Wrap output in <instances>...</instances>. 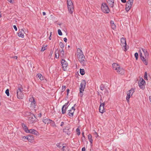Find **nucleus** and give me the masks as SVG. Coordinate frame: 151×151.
<instances>
[{
    "instance_id": "54",
    "label": "nucleus",
    "mask_w": 151,
    "mask_h": 151,
    "mask_svg": "<svg viewBox=\"0 0 151 151\" xmlns=\"http://www.w3.org/2000/svg\"><path fill=\"white\" fill-rule=\"evenodd\" d=\"M64 40L66 42H67V38H64Z\"/></svg>"
},
{
    "instance_id": "11",
    "label": "nucleus",
    "mask_w": 151,
    "mask_h": 151,
    "mask_svg": "<svg viewBox=\"0 0 151 151\" xmlns=\"http://www.w3.org/2000/svg\"><path fill=\"white\" fill-rule=\"evenodd\" d=\"M29 101L31 103L30 106L33 108H35L36 105V102L34 98L32 97L29 99Z\"/></svg>"
},
{
    "instance_id": "4",
    "label": "nucleus",
    "mask_w": 151,
    "mask_h": 151,
    "mask_svg": "<svg viewBox=\"0 0 151 151\" xmlns=\"http://www.w3.org/2000/svg\"><path fill=\"white\" fill-rule=\"evenodd\" d=\"M101 8L102 11L105 13L108 14L110 11L108 6L105 3H102Z\"/></svg>"
},
{
    "instance_id": "51",
    "label": "nucleus",
    "mask_w": 151,
    "mask_h": 151,
    "mask_svg": "<svg viewBox=\"0 0 151 151\" xmlns=\"http://www.w3.org/2000/svg\"><path fill=\"white\" fill-rule=\"evenodd\" d=\"M86 149L85 147H83L82 149V151H85Z\"/></svg>"
},
{
    "instance_id": "50",
    "label": "nucleus",
    "mask_w": 151,
    "mask_h": 151,
    "mask_svg": "<svg viewBox=\"0 0 151 151\" xmlns=\"http://www.w3.org/2000/svg\"><path fill=\"white\" fill-rule=\"evenodd\" d=\"M121 1L123 3H124L126 2V0H121Z\"/></svg>"
},
{
    "instance_id": "60",
    "label": "nucleus",
    "mask_w": 151,
    "mask_h": 151,
    "mask_svg": "<svg viewBox=\"0 0 151 151\" xmlns=\"http://www.w3.org/2000/svg\"><path fill=\"white\" fill-rule=\"evenodd\" d=\"M82 134H83V137H84L85 138V136L84 135V133H83Z\"/></svg>"
},
{
    "instance_id": "1",
    "label": "nucleus",
    "mask_w": 151,
    "mask_h": 151,
    "mask_svg": "<svg viewBox=\"0 0 151 151\" xmlns=\"http://www.w3.org/2000/svg\"><path fill=\"white\" fill-rule=\"evenodd\" d=\"M140 56L141 59L143 61L145 64L147 65V60L148 59L149 54L147 52V50L144 48H142L140 50Z\"/></svg>"
},
{
    "instance_id": "56",
    "label": "nucleus",
    "mask_w": 151,
    "mask_h": 151,
    "mask_svg": "<svg viewBox=\"0 0 151 151\" xmlns=\"http://www.w3.org/2000/svg\"><path fill=\"white\" fill-rule=\"evenodd\" d=\"M149 99L150 101L151 102V96H149Z\"/></svg>"
},
{
    "instance_id": "47",
    "label": "nucleus",
    "mask_w": 151,
    "mask_h": 151,
    "mask_svg": "<svg viewBox=\"0 0 151 151\" xmlns=\"http://www.w3.org/2000/svg\"><path fill=\"white\" fill-rule=\"evenodd\" d=\"M13 27H14V29H15V31H17V27H16V26L14 25Z\"/></svg>"
},
{
    "instance_id": "6",
    "label": "nucleus",
    "mask_w": 151,
    "mask_h": 151,
    "mask_svg": "<svg viewBox=\"0 0 151 151\" xmlns=\"http://www.w3.org/2000/svg\"><path fill=\"white\" fill-rule=\"evenodd\" d=\"M23 89L22 87H20L17 90V96L19 99H22L24 97V94L22 92Z\"/></svg>"
},
{
    "instance_id": "23",
    "label": "nucleus",
    "mask_w": 151,
    "mask_h": 151,
    "mask_svg": "<svg viewBox=\"0 0 151 151\" xmlns=\"http://www.w3.org/2000/svg\"><path fill=\"white\" fill-rule=\"evenodd\" d=\"M60 56L63 58L64 57V52L63 49L61 50L59 53Z\"/></svg>"
},
{
    "instance_id": "49",
    "label": "nucleus",
    "mask_w": 151,
    "mask_h": 151,
    "mask_svg": "<svg viewBox=\"0 0 151 151\" xmlns=\"http://www.w3.org/2000/svg\"><path fill=\"white\" fill-rule=\"evenodd\" d=\"M12 58L15 59H17V56H14L12 57Z\"/></svg>"
},
{
    "instance_id": "57",
    "label": "nucleus",
    "mask_w": 151,
    "mask_h": 151,
    "mask_svg": "<svg viewBox=\"0 0 151 151\" xmlns=\"http://www.w3.org/2000/svg\"><path fill=\"white\" fill-rule=\"evenodd\" d=\"M42 116V114L41 113H40L39 115V116L40 117H41Z\"/></svg>"
},
{
    "instance_id": "15",
    "label": "nucleus",
    "mask_w": 151,
    "mask_h": 151,
    "mask_svg": "<svg viewBox=\"0 0 151 151\" xmlns=\"http://www.w3.org/2000/svg\"><path fill=\"white\" fill-rule=\"evenodd\" d=\"M100 103L101 104L99 108V111L100 113H103L105 111L104 109L105 103H101V102H100Z\"/></svg>"
},
{
    "instance_id": "48",
    "label": "nucleus",
    "mask_w": 151,
    "mask_h": 151,
    "mask_svg": "<svg viewBox=\"0 0 151 151\" xmlns=\"http://www.w3.org/2000/svg\"><path fill=\"white\" fill-rule=\"evenodd\" d=\"M13 0H8V1L9 2H10V3H13Z\"/></svg>"
},
{
    "instance_id": "18",
    "label": "nucleus",
    "mask_w": 151,
    "mask_h": 151,
    "mask_svg": "<svg viewBox=\"0 0 151 151\" xmlns=\"http://www.w3.org/2000/svg\"><path fill=\"white\" fill-rule=\"evenodd\" d=\"M28 133L34 134L36 135H39V133L37 131L33 129H30L29 130V132H28Z\"/></svg>"
},
{
    "instance_id": "29",
    "label": "nucleus",
    "mask_w": 151,
    "mask_h": 151,
    "mask_svg": "<svg viewBox=\"0 0 151 151\" xmlns=\"http://www.w3.org/2000/svg\"><path fill=\"white\" fill-rule=\"evenodd\" d=\"M62 150L63 151H69L68 147H66V146H63Z\"/></svg>"
},
{
    "instance_id": "59",
    "label": "nucleus",
    "mask_w": 151,
    "mask_h": 151,
    "mask_svg": "<svg viewBox=\"0 0 151 151\" xmlns=\"http://www.w3.org/2000/svg\"><path fill=\"white\" fill-rule=\"evenodd\" d=\"M67 134L68 135H69L70 134V132H68L67 133Z\"/></svg>"
},
{
    "instance_id": "17",
    "label": "nucleus",
    "mask_w": 151,
    "mask_h": 151,
    "mask_svg": "<svg viewBox=\"0 0 151 151\" xmlns=\"http://www.w3.org/2000/svg\"><path fill=\"white\" fill-rule=\"evenodd\" d=\"M86 82L84 80H83L80 84V90L84 91L85 86Z\"/></svg>"
},
{
    "instance_id": "10",
    "label": "nucleus",
    "mask_w": 151,
    "mask_h": 151,
    "mask_svg": "<svg viewBox=\"0 0 151 151\" xmlns=\"http://www.w3.org/2000/svg\"><path fill=\"white\" fill-rule=\"evenodd\" d=\"M61 63L63 70L64 71L66 70L68 66V63L64 59H62L61 61Z\"/></svg>"
},
{
    "instance_id": "34",
    "label": "nucleus",
    "mask_w": 151,
    "mask_h": 151,
    "mask_svg": "<svg viewBox=\"0 0 151 151\" xmlns=\"http://www.w3.org/2000/svg\"><path fill=\"white\" fill-rule=\"evenodd\" d=\"M83 91L80 90V92H79V95L81 97H82L83 96Z\"/></svg>"
},
{
    "instance_id": "37",
    "label": "nucleus",
    "mask_w": 151,
    "mask_h": 151,
    "mask_svg": "<svg viewBox=\"0 0 151 151\" xmlns=\"http://www.w3.org/2000/svg\"><path fill=\"white\" fill-rule=\"evenodd\" d=\"M144 79L146 80H147V74L146 72H145V74Z\"/></svg>"
},
{
    "instance_id": "3",
    "label": "nucleus",
    "mask_w": 151,
    "mask_h": 151,
    "mask_svg": "<svg viewBox=\"0 0 151 151\" xmlns=\"http://www.w3.org/2000/svg\"><path fill=\"white\" fill-rule=\"evenodd\" d=\"M68 9L69 13L72 14L73 10V3L71 0H67Z\"/></svg>"
},
{
    "instance_id": "26",
    "label": "nucleus",
    "mask_w": 151,
    "mask_h": 151,
    "mask_svg": "<svg viewBox=\"0 0 151 151\" xmlns=\"http://www.w3.org/2000/svg\"><path fill=\"white\" fill-rule=\"evenodd\" d=\"M23 129L24 130V131L27 133H28V132H29V130L28 129V128L25 125H24L23 126Z\"/></svg>"
},
{
    "instance_id": "9",
    "label": "nucleus",
    "mask_w": 151,
    "mask_h": 151,
    "mask_svg": "<svg viewBox=\"0 0 151 151\" xmlns=\"http://www.w3.org/2000/svg\"><path fill=\"white\" fill-rule=\"evenodd\" d=\"M133 0H129L126 4V10L128 12L132 7L133 4Z\"/></svg>"
},
{
    "instance_id": "31",
    "label": "nucleus",
    "mask_w": 151,
    "mask_h": 151,
    "mask_svg": "<svg viewBox=\"0 0 151 151\" xmlns=\"http://www.w3.org/2000/svg\"><path fill=\"white\" fill-rule=\"evenodd\" d=\"M80 73L82 75H83L85 74V71L83 69H80Z\"/></svg>"
},
{
    "instance_id": "43",
    "label": "nucleus",
    "mask_w": 151,
    "mask_h": 151,
    "mask_svg": "<svg viewBox=\"0 0 151 151\" xmlns=\"http://www.w3.org/2000/svg\"><path fill=\"white\" fill-rule=\"evenodd\" d=\"M64 144L62 145L60 143H58L57 144V146L58 147L60 148L61 147V145H63Z\"/></svg>"
},
{
    "instance_id": "12",
    "label": "nucleus",
    "mask_w": 151,
    "mask_h": 151,
    "mask_svg": "<svg viewBox=\"0 0 151 151\" xmlns=\"http://www.w3.org/2000/svg\"><path fill=\"white\" fill-rule=\"evenodd\" d=\"M29 122L30 124H32L36 122V117L34 114H32L29 117Z\"/></svg>"
},
{
    "instance_id": "22",
    "label": "nucleus",
    "mask_w": 151,
    "mask_h": 151,
    "mask_svg": "<svg viewBox=\"0 0 151 151\" xmlns=\"http://www.w3.org/2000/svg\"><path fill=\"white\" fill-rule=\"evenodd\" d=\"M110 24L111 25V28L112 29H114L116 28V26L114 24L113 21L111 20L110 22Z\"/></svg>"
},
{
    "instance_id": "36",
    "label": "nucleus",
    "mask_w": 151,
    "mask_h": 151,
    "mask_svg": "<svg viewBox=\"0 0 151 151\" xmlns=\"http://www.w3.org/2000/svg\"><path fill=\"white\" fill-rule=\"evenodd\" d=\"M5 93L8 96H9V90L8 89H7L5 91Z\"/></svg>"
},
{
    "instance_id": "41",
    "label": "nucleus",
    "mask_w": 151,
    "mask_h": 151,
    "mask_svg": "<svg viewBox=\"0 0 151 151\" xmlns=\"http://www.w3.org/2000/svg\"><path fill=\"white\" fill-rule=\"evenodd\" d=\"M104 94L106 96L108 95L109 94V92L106 89L104 91Z\"/></svg>"
},
{
    "instance_id": "30",
    "label": "nucleus",
    "mask_w": 151,
    "mask_h": 151,
    "mask_svg": "<svg viewBox=\"0 0 151 151\" xmlns=\"http://www.w3.org/2000/svg\"><path fill=\"white\" fill-rule=\"evenodd\" d=\"M59 46L60 47L62 48V50L63 49V48L64 47V45L62 42H60Z\"/></svg>"
},
{
    "instance_id": "58",
    "label": "nucleus",
    "mask_w": 151,
    "mask_h": 151,
    "mask_svg": "<svg viewBox=\"0 0 151 151\" xmlns=\"http://www.w3.org/2000/svg\"><path fill=\"white\" fill-rule=\"evenodd\" d=\"M52 32H50V37H49L48 38H50V37H51V34H52Z\"/></svg>"
},
{
    "instance_id": "32",
    "label": "nucleus",
    "mask_w": 151,
    "mask_h": 151,
    "mask_svg": "<svg viewBox=\"0 0 151 151\" xmlns=\"http://www.w3.org/2000/svg\"><path fill=\"white\" fill-rule=\"evenodd\" d=\"M76 132H77V134L78 135H79L80 134V129L78 128L76 129Z\"/></svg>"
},
{
    "instance_id": "2",
    "label": "nucleus",
    "mask_w": 151,
    "mask_h": 151,
    "mask_svg": "<svg viewBox=\"0 0 151 151\" xmlns=\"http://www.w3.org/2000/svg\"><path fill=\"white\" fill-rule=\"evenodd\" d=\"M113 69L116 70L119 73L123 74L124 73V70L123 69L120 67V65L116 63H114L112 65Z\"/></svg>"
},
{
    "instance_id": "38",
    "label": "nucleus",
    "mask_w": 151,
    "mask_h": 151,
    "mask_svg": "<svg viewBox=\"0 0 151 151\" xmlns=\"http://www.w3.org/2000/svg\"><path fill=\"white\" fill-rule=\"evenodd\" d=\"M66 88V86H62V91L63 92L65 90Z\"/></svg>"
},
{
    "instance_id": "40",
    "label": "nucleus",
    "mask_w": 151,
    "mask_h": 151,
    "mask_svg": "<svg viewBox=\"0 0 151 151\" xmlns=\"http://www.w3.org/2000/svg\"><path fill=\"white\" fill-rule=\"evenodd\" d=\"M134 56L135 57L136 60H137L138 59V54L137 52H136L134 54Z\"/></svg>"
},
{
    "instance_id": "35",
    "label": "nucleus",
    "mask_w": 151,
    "mask_h": 151,
    "mask_svg": "<svg viewBox=\"0 0 151 151\" xmlns=\"http://www.w3.org/2000/svg\"><path fill=\"white\" fill-rule=\"evenodd\" d=\"M58 35L60 36H61L62 35V33L61 32V31L60 29H59L58 30Z\"/></svg>"
},
{
    "instance_id": "14",
    "label": "nucleus",
    "mask_w": 151,
    "mask_h": 151,
    "mask_svg": "<svg viewBox=\"0 0 151 151\" xmlns=\"http://www.w3.org/2000/svg\"><path fill=\"white\" fill-rule=\"evenodd\" d=\"M25 31L23 29H22L18 33V36L22 38L24 37V34H26V32H28L26 29H25Z\"/></svg>"
},
{
    "instance_id": "13",
    "label": "nucleus",
    "mask_w": 151,
    "mask_h": 151,
    "mask_svg": "<svg viewBox=\"0 0 151 151\" xmlns=\"http://www.w3.org/2000/svg\"><path fill=\"white\" fill-rule=\"evenodd\" d=\"M145 81L142 78L140 79L139 82V87L142 89H143L145 88Z\"/></svg>"
},
{
    "instance_id": "21",
    "label": "nucleus",
    "mask_w": 151,
    "mask_h": 151,
    "mask_svg": "<svg viewBox=\"0 0 151 151\" xmlns=\"http://www.w3.org/2000/svg\"><path fill=\"white\" fill-rule=\"evenodd\" d=\"M77 57L79 56L80 55H83V52L80 49H78L77 50Z\"/></svg>"
},
{
    "instance_id": "8",
    "label": "nucleus",
    "mask_w": 151,
    "mask_h": 151,
    "mask_svg": "<svg viewBox=\"0 0 151 151\" xmlns=\"http://www.w3.org/2000/svg\"><path fill=\"white\" fill-rule=\"evenodd\" d=\"M79 61L83 65H85L86 64V59L84 55L77 57Z\"/></svg>"
},
{
    "instance_id": "7",
    "label": "nucleus",
    "mask_w": 151,
    "mask_h": 151,
    "mask_svg": "<svg viewBox=\"0 0 151 151\" xmlns=\"http://www.w3.org/2000/svg\"><path fill=\"white\" fill-rule=\"evenodd\" d=\"M134 92V89L133 88H131L130 90L127 91V96L126 97V99L128 102H129L130 98L132 96Z\"/></svg>"
},
{
    "instance_id": "61",
    "label": "nucleus",
    "mask_w": 151,
    "mask_h": 151,
    "mask_svg": "<svg viewBox=\"0 0 151 151\" xmlns=\"http://www.w3.org/2000/svg\"><path fill=\"white\" fill-rule=\"evenodd\" d=\"M1 17V12H0V17Z\"/></svg>"
},
{
    "instance_id": "52",
    "label": "nucleus",
    "mask_w": 151,
    "mask_h": 151,
    "mask_svg": "<svg viewBox=\"0 0 151 151\" xmlns=\"http://www.w3.org/2000/svg\"><path fill=\"white\" fill-rule=\"evenodd\" d=\"M67 95H68L70 91V90L69 89H67Z\"/></svg>"
},
{
    "instance_id": "5",
    "label": "nucleus",
    "mask_w": 151,
    "mask_h": 151,
    "mask_svg": "<svg viewBox=\"0 0 151 151\" xmlns=\"http://www.w3.org/2000/svg\"><path fill=\"white\" fill-rule=\"evenodd\" d=\"M120 45L122 47L124 51H127L128 48V46L127 45L126 38H121Z\"/></svg>"
},
{
    "instance_id": "39",
    "label": "nucleus",
    "mask_w": 151,
    "mask_h": 151,
    "mask_svg": "<svg viewBox=\"0 0 151 151\" xmlns=\"http://www.w3.org/2000/svg\"><path fill=\"white\" fill-rule=\"evenodd\" d=\"M94 131V133H94V134L95 135V137L96 138V137H98V136H99V135H98V133H97L96 132V131H95L94 130V131Z\"/></svg>"
},
{
    "instance_id": "27",
    "label": "nucleus",
    "mask_w": 151,
    "mask_h": 151,
    "mask_svg": "<svg viewBox=\"0 0 151 151\" xmlns=\"http://www.w3.org/2000/svg\"><path fill=\"white\" fill-rule=\"evenodd\" d=\"M67 109V108H65L64 107V106H63L62 108V114H65L66 112V110Z\"/></svg>"
},
{
    "instance_id": "25",
    "label": "nucleus",
    "mask_w": 151,
    "mask_h": 151,
    "mask_svg": "<svg viewBox=\"0 0 151 151\" xmlns=\"http://www.w3.org/2000/svg\"><path fill=\"white\" fill-rule=\"evenodd\" d=\"M88 137L90 143L91 144H92L93 143L92 136L90 134H89L88 136Z\"/></svg>"
},
{
    "instance_id": "28",
    "label": "nucleus",
    "mask_w": 151,
    "mask_h": 151,
    "mask_svg": "<svg viewBox=\"0 0 151 151\" xmlns=\"http://www.w3.org/2000/svg\"><path fill=\"white\" fill-rule=\"evenodd\" d=\"M31 137L30 136H23L22 138L23 139H27L29 141L30 139V138H31Z\"/></svg>"
},
{
    "instance_id": "24",
    "label": "nucleus",
    "mask_w": 151,
    "mask_h": 151,
    "mask_svg": "<svg viewBox=\"0 0 151 151\" xmlns=\"http://www.w3.org/2000/svg\"><path fill=\"white\" fill-rule=\"evenodd\" d=\"M55 54V58H58L60 56V55L59 54V50L58 49L56 50Z\"/></svg>"
},
{
    "instance_id": "20",
    "label": "nucleus",
    "mask_w": 151,
    "mask_h": 151,
    "mask_svg": "<svg viewBox=\"0 0 151 151\" xmlns=\"http://www.w3.org/2000/svg\"><path fill=\"white\" fill-rule=\"evenodd\" d=\"M42 121L45 124H47L50 123L51 122H53L52 120L47 118H43L42 120Z\"/></svg>"
},
{
    "instance_id": "42",
    "label": "nucleus",
    "mask_w": 151,
    "mask_h": 151,
    "mask_svg": "<svg viewBox=\"0 0 151 151\" xmlns=\"http://www.w3.org/2000/svg\"><path fill=\"white\" fill-rule=\"evenodd\" d=\"M46 47V46H43L42 48V49H41V51H44L45 50V47Z\"/></svg>"
},
{
    "instance_id": "46",
    "label": "nucleus",
    "mask_w": 151,
    "mask_h": 151,
    "mask_svg": "<svg viewBox=\"0 0 151 151\" xmlns=\"http://www.w3.org/2000/svg\"><path fill=\"white\" fill-rule=\"evenodd\" d=\"M42 75L40 73H38L37 75V77L39 78L41 77Z\"/></svg>"
},
{
    "instance_id": "44",
    "label": "nucleus",
    "mask_w": 151,
    "mask_h": 151,
    "mask_svg": "<svg viewBox=\"0 0 151 151\" xmlns=\"http://www.w3.org/2000/svg\"><path fill=\"white\" fill-rule=\"evenodd\" d=\"M100 89L102 91L104 90V86L103 85H101L100 86Z\"/></svg>"
},
{
    "instance_id": "19",
    "label": "nucleus",
    "mask_w": 151,
    "mask_h": 151,
    "mask_svg": "<svg viewBox=\"0 0 151 151\" xmlns=\"http://www.w3.org/2000/svg\"><path fill=\"white\" fill-rule=\"evenodd\" d=\"M107 3L110 6L113 8L114 6V0H106Z\"/></svg>"
},
{
    "instance_id": "63",
    "label": "nucleus",
    "mask_w": 151,
    "mask_h": 151,
    "mask_svg": "<svg viewBox=\"0 0 151 151\" xmlns=\"http://www.w3.org/2000/svg\"><path fill=\"white\" fill-rule=\"evenodd\" d=\"M50 40H51V38H49Z\"/></svg>"
},
{
    "instance_id": "16",
    "label": "nucleus",
    "mask_w": 151,
    "mask_h": 151,
    "mask_svg": "<svg viewBox=\"0 0 151 151\" xmlns=\"http://www.w3.org/2000/svg\"><path fill=\"white\" fill-rule=\"evenodd\" d=\"M75 105V104L74 106H73L70 110L68 111L69 112L68 113V115L72 117L73 116V113L75 110V109L74 108Z\"/></svg>"
},
{
    "instance_id": "53",
    "label": "nucleus",
    "mask_w": 151,
    "mask_h": 151,
    "mask_svg": "<svg viewBox=\"0 0 151 151\" xmlns=\"http://www.w3.org/2000/svg\"><path fill=\"white\" fill-rule=\"evenodd\" d=\"M64 122H61V124L60 125V126H63L64 125Z\"/></svg>"
},
{
    "instance_id": "33",
    "label": "nucleus",
    "mask_w": 151,
    "mask_h": 151,
    "mask_svg": "<svg viewBox=\"0 0 151 151\" xmlns=\"http://www.w3.org/2000/svg\"><path fill=\"white\" fill-rule=\"evenodd\" d=\"M69 103V102L66 103L63 106H64V107L65 108L67 109L68 105V104Z\"/></svg>"
},
{
    "instance_id": "45",
    "label": "nucleus",
    "mask_w": 151,
    "mask_h": 151,
    "mask_svg": "<svg viewBox=\"0 0 151 151\" xmlns=\"http://www.w3.org/2000/svg\"><path fill=\"white\" fill-rule=\"evenodd\" d=\"M44 78L45 77L42 76L40 78V79L42 81L44 79Z\"/></svg>"
},
{
    "instance_id": "55",
    "label": "nucleus",
    "mask_w": 151,
    "mask_h": 151,
    "mask_svg": "<svg viewBox=\"0 0 151 151\" xmlns=\"http://www.w3.org/2000/svg\"><path fill=\"white\" fill-rule=\"evenodd\" d=\"M42 14L44 16V15H46V13L45 12H42Z\"/></svg>"
},
{
    "instance_id": "62",
    "label": "nucleus",
    "mask_w": 151,
    "mask_h": 151,
    "mask_svg": "<svg viewBox=\"0 0 151 151\" xmlns=\"http://www.w3.org/2000/svg\"><path fill=\"white\" fill-rule=\"evenodd\" d=\"M65 130H66V129H65L64 130V132H66V131H65Z\"/></svg>"
}]
</instances>
